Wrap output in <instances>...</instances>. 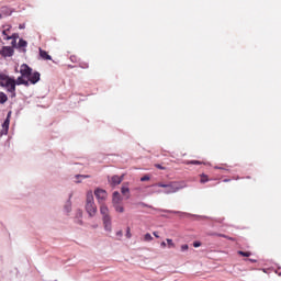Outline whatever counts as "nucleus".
I'll list each match as a JSON object with an SVG mask.
<instances>
[{
  "mask_svg": "<svg viewBox=\"0 0 281 281\" xmlns=\"http://www.w3.org/2000/svg\"><path fill=\"white\" fill-rule=\"evenodd\" d=\"M157 188H164V194H175L176 192H179V190H183V188H188V184H186L184 181H172L169 183L158 182L156 184Z\"/></svg>",
  "mask_w": 281,
  "mask_h": 281,
  "instance_id": "nucleus-1",
  "label": "nucleus"
},
{
  "mask_svg": "<svg viewBox=\"0 0 281 281\" xmlns=\"http://www.w3.org/2000/svg\"><path fill=\"white\" fill-rule=\"evenodd\" d=\"M0 87L7 89L10 93H14L16 91V80L5 74H0Z\"/></svg>",
  "mask_w": 281,
  "mask_h": 281,
  "instance_id": "nucleus-2",
  "label": "nucleus"
},
{
  "mask_svg": "<svg viewBox=\"0 0 281 281\" xmlns=\"http://www.w3.org/2000/svg\"><path fill=\"white\" fill-rule=\"evenodd\" d=\"M86 212L90 216V218H93V216H95V214H98V206L95 205V202L93 201V192L92 191H89L87 193Z\"/></svg>",
  "mask_w": 281,
  "mask_h": 281,
  "instance_id": "nucleus-3",
  "label": "nucleus"
},
{
  "mask_svg": "<svg viewBox=\"0 0 281 281\" xmlns=\"http://www.w3.org/2000/svg\"><path fill=\"white\" fill-rule=\"evenodd\" d=\"M108 181H109L110 186L115 188V186H120V183H122V181H124V176L115 175L112 177H108Z\"/></svg>",
  "mask_w": 281,
  "mask_h": 281,
  "instance_id": "nucleus-4",
  "label": "nucleus"
},
{
  "mask_svg": "<svg viewBox=\"0 0 281 281\" xmlns=\"http://www.w3.org/2000/svg\"><path fill=\"white\" fill-rule=\"evenodd\" d=\"M0 55H2L3 58H10L14 56V48H12V46H3L0 49Z\"/></svg>",
  "mask_w": 281,
  "mask_h": 281,
  "instance_id": "nucleus-5",
  "label": "nucleus"
},
{
  "mask_svg": "<svg viewBox=\"0 0 281 281\" xmlns=\"http://www.w3.org/2000/svg\"><path fill=\"white\" fill-rule=\"evenodd\" d=\"M10 115H12V112L8 113L7 119L2 124L1 135H8V131L10 130Z\"/></svg>",
  "mask_w": 281,
  "mask_h": 281,
  "instance_id": "nucleus-6",
  "label": "nucleus"
},
{
  "mask_svg": "<svg viewBox=\"0 0 281 281\" xmlns=\"http://www.w3.org/2000/svg\"><path fill=\"white\" fill-rule=\"evenodd\" d=\"M21 76H24L26 78H30L32 76V68L27 66L26 64H23L20 68Z\"/></svg>",
  "mask_w": 281,
  "mask_h": 281,
  "instance_id": "nucleus-7",
  "label": "nucleus"
},
{
  "mask_svg": "<svg viewBox=\"0 0 281 281\" xmlns=\"http://www.w3.org/2000/svg\"><path fill=\"white\" fill-rule=\"evenodd\" d=\"M94 195L98 199L99 203H102V201L106 200V191H104L103 189H97L94 191Z\"/></svg>",
  "mask_w": 281,
  "mask_h": 281,
  "instance_id": "nucleus-8",
  "label": "nucleus"
},
{
  "mask_svg": "<svg viewBox=\"0 0 281 281\" xmlns=\"http://www.w3.org/2000/svg\"><path fill=\"white\" fill-rule=\"evenodd\" d=\"M102 221H103V227H104L105 232H113L111 216L102 217Z\"/></svg>",
  "mask_w": 281,
  "mask_h": 281,
  "instance_id": "nucleus-9",
  "label": "nucleus"
},
{
  "mask_svg": "<svg viewBox=\"0 0 281 281\" xmlns=\"http://www.w3.org/2000/svg\"><path fill=\"white\" fill-rule=\"evenodd\" d=\"M29 82H31V85H36V82H38V80H41V72L35 71L34 74L31 72V76L27 78Z\"/></svg>",
  "mask_w": 281,
  "mask_h": 281,
  "instance_id": "nucleus-10",
  "label": "nucleus"
},
{
  "mask_svg": "<svg viewBox=\"0 0 281 281\" xmlns=\"http://www.w3.org/2000/svg\"><path fill=\"white\" fill-rule=\"evenodd\" d=\"M121 193L123 196H126V199H131V189L128 188V183H123L121 188Z\"/></svg>",
  "mask_w": 281,
  "mask_h": 281,
  "instance_id": "nucleus-11",
  "label": "nucleus"
},
{
  "mask_svg": "<svg viewBox=\"0 0 281 281\" xmlns=\"http://www.w3.org/2000/svg\"><path fill=\"white\" fill-rule=\"evenodd\" d=\"M71 196H74V195L70 194L69 199L67 200L66 204L64 205V212L67 216H69V214H71Z\"/></svg>",
  "mask_w": 281,
  "mask_h": 281,
  "instance_id": "nucleus-12",
  "label": "nucleus"
},
{
  "mask_svg": "<svg viewBox=\"0 0 281 281\" xmlns=\"http://www.w3.org/2000/svg\"><path fill=\"white\" fill-rule=\"evenodd\" d=\"M27 77L21 75L16 81H15V85H24V87H30V81L29 79H26Z\"/></svg>",
  "mask_w": 281,
  "mask_h": 281,
  "instance_id": "nucleus-13",
  "label": "nucleus"
},
{
  "mask_svg": "<svg viewBox=\"0 0 281 281\" xmlns=\"http://www.w3.org/2000/svg\"><path fill=\"white\" fill-rule=\"evenodd\" d=\"M75 223L77 225H83V222H82V210H77L76 211V214H75Z\"/></svg>",
  "mask_w": 281,
  "mask_h": 281,
  "instance_id": "nucleus-14",
  "label": "nucleus"
},
{
  "mask_svg": "<svg viewBox=\"0 0 281 281\" xmlns=\"http://www.w3.org/2000/svg\"><path fill=\"white\" fill-rule=\"evenodd\" d=\"M112 203L113 205L122 203V195L117 191L113 192Z\"/></svg>",
  "mask_w": 281,
  "mask_h": 281,
  "instance_id": "nucleus-15",
  "label": "nucleus"
},
{
  "mask_svg": "<svg viewBox=\"0 0 281 281\" xmlns=\"http://www.w3.org/2000/svg\"><path fill=\"white\" fill-rule=\"evenodd\" d=\"M100 213L102 215V218H106V216H111L109 215V206L104 204L100 206Z\"/></svg>",
  "mask_w": 281,
  "mask_h": 281,
  "instance_id": "nucleus-16",
  "label": "nucleus"
},
{
  "mask_svg": "<svg viewBox=\"0 0 281 281\" xmlns=\"http://www.w3.org/2000/svg\"><path fill=\"white\" fill-rule=\"evenodd\" d=\"M162 212H166L167 214H180V216H192L190 213H183L180 211L162 210Z\"/></svg>",
  "mask_w": 281,
  "mask_h": 281,
  "instance_id": "nucleus-17",
  "label": "nucleus"
},
{
  "mask_svg": "<svg viewBox=\"0 0 281 281\" xmlns=\"http://www.w3.org/2000/svg\"><path fill=\"white\" fill-rule=\"evenodd\" d=\"M40 56L44 60H52V56L49 54H47V52H45V50H43L41 48H40Z\"/></svg>",
  "mask_w": 281,
  "mask_h": 281,
  "instance_id": "nucleus-18",
  "label": "nucleus"
},
{
  "mask_svg": "<svg viewBox=\"0 0 281 281\" xmlns=\"http://www.w3.org/2000/svg\"><path fill=\"white\" fill-rule=\"evenodd\" d=\"M19 38V33H13L12 35H7L4 41H16Z\"/></svg>",
  "mask_w": 281,
  "mask_h": 281,
  "instance_id": "nucleus-19",
  "label": "nucleus"
},
{
  "mask_svg": "<svg viewBox=\"0 0 281 281\" xmlns=\"http://www.w3.org/2000/svg\"><path fill=\"white\" fill-rule=\"evenodd\" d=\"M18 47L21 49V48H25L27 47V41L21 38L18 43Z\"/></svg>",
  "mask_w": 281,
  "mask_h": 281,
  "instance_id": "nucleus-20",
  "label": "nucleus"
},
{
  "mask_svg": "<svg viewBox=\"0 0 281 281\" xmlns=\"http://www.w3.org/2000/svg\"><path fill=\"white\" fill-rule=\"evenodd\" d=\"M8 102V95L3 92H0V104H5Z\"/></svg>",
  "mask_w": 281,
  "mask_h": 281,
  "instance_id": "nucleus-21",
  "label": "nucleus"
},
{
  "mask_svg": "<svg viewBox=\"0 0 281 281\" xmlns=\"http://www.w3.org/2000/svg\"><path fill=\"white\" fill-rule=\"evenodd\" d=\"M113 207H114L115 212H120L121 214L124 212V206H122L120 204H113Z\"/></svg>",
  "mask_w": 281,
  "mask_h": 281,
  "instance_id": "nucleus-22",
  "label": "nucleus"
},
{
  "mask_svg": "<svg viewBox=\"0 0 281 281\" xmlns=\"http://www.w3.org/2000/svg\"><path fill=\"white\" fill-rule=\"evenodd\" d=\"M238 255H239V256H244L245 258H249V256H251V252L239 250V251H238Z\"/></svg>",
  "mask_w": 281,
  "mask_h": 281,
  "instance_id": "nucleus-23",
  "label": "nucleus"
},
{
  "mask_svg": "<svg viewBox=\"0 0 281 281\" xmlns=\"http://www.w3.org/2000/svg\"><path fill=\"white\" fill-rule=\"evenodd\" d=\"M187 164H191L192 166H201V164H203V162H201L199 160H190V161H187Z\"/></svg>",
  "mask_w": 281,
  "mask_h": 281,
  "instance_id": "nucleus-24",
  "label": "nucleus"
},
{
  "mask_svg": "<svg viewBox=\"0 0 281 281\" xmlns=\"http://www.w3.org/2000/svg\"><path fill=\"white\" fill-rule=\"evenodd\" d=\"M144 239H145L147 243H150V240H153V235H150L149 233H147V234H145Z\"/></svg>",
  "mask_w": 281,
  "mask_h": 281,
  "instance_id": "nucleus-25",
  "label": "nucleus"
},
{
  "mask_svg": "<svg viewBox=\"0 0 281 281\" xmlns=\"http://www.w3.org/2000/svg\"><path fill=\"white\" fill-rule=\"evenodd\" d=\"M217 236H220L221 238H227L228 240H234L233 237H229V236L224 235V234H217Z\"/></svg>",
  "mask_w": 281,
  "mask_h": 281,
  "instance_id": "nucleus-26",
  "label": "nucleus"
},
{
  "mask_svg": "<svg viewBox=\"0 0 281 281\" xmlns=\"http://www.w3.org/2000/svg\"><path fill=\"white\" fill-rule=\"evenodd\" d=\"M201 183H207V176L202 175V178L200 180Z\"/></svg>",
  "mask_w": 281,
  "mask_h": 281,
  "instance_id": "nucleus-27",
  "label": "nucleus"
},
{
  "mask_svg": "<svg viewBox=\"0 0 281 281\" xmlns=\"http://www.w3.org/2000/svg\"><path fill=\"white\" fill-rule=\"evenodd\" d=\"M167 243H168V248H172L175 247V243L172 241V239H167Z\"/></svg>",
  "mask_w": 281,
  "mask_h": 281,
  "instance_id": "nucleus-28",
  "label": "nucleus"
},
{
  "mask_svg": "<svg viewBox=\"0 0 281 281\" xmlns=\"http://www.w3.org/2000/svg\"><path fill=\"white\" fill-rule=\"evenodd\" d=\"M139 205H142V207H149L150 210H155V207H153L144 202H140Z\"/></svg>",
  "mask_w": 281,
  "mask_h": 281,
  "instance_id": "nucleus-29",
  "label": "nucleus"
},
{
  "mask_svg": "<svg viewBox=\"0 0 281 281\" xmlns=\"http://www.w3.org/2000/svg\"><path fill=\"white\" fill-rule=\"evenodd\" d=\"M140 181H150V176H144L140 178Z\"/></svg>",
  "mask_w": 281,
  "mask_h": 281,
  "instance_id": "nucleus-30",
  "label": "nucleus"
},
{
  "mask_svg": "<svg viewBox=\"0 0 281 281\" xmlns=\"http://www.w3.org/2000/svg\"><path fill=\"white\" fill-rule=\"evenodd\" d=\"M188 249H189L188 244H184L181 246V251H188Z\"/></svg>",
  "mask_w": 281,
  "mask_h": 281,
  "instance_id": "nucleus-31",
  "label": "nucleus"
},
{
  "mask_svg": "<svg viewBox=\"0 0 281 281\" xmlns=\"http://www.w3.org/2000/svg\"><path fill=\"white\" fill-rule=\"evenodd\" d=\"M193 247H195V248H196V247H201V241H194V243H193Z\"/></svg>",
  "mask_w": 281,
  "mask_h": 281,
  "instance_id": "nucleus-32",
  "label": "nucleus"
},
{
  "mask_svg": "<svg viewBox=\"0 0 281 281\" xmlns=\"http://www.w3.org/2000/svg\"><path fill=\"white\" fill-rule=\"evenodd\" d=\"M156 167L158 168V170H166V167H164L161 165H156Z\"/></svg>",
  "mask_w": 281,
  "mask_h": 281,
  "instance_id": "nucleus-33",
  "label": "nucleus"
},
{
  "mask_svg": "<svg viewBox=\"0 0 281 281\" xmlns=\"http://www.w3.org/2000/svg\"><path fill=\"white\" fill-rule=\"evenodd\" d=\"M131 228H127V232H126V238H131Z\"/></svg>",
  "mask_w": 281,
  "mask_h": 281,
  "instance_id": "nucleus-34",
  "label": "nucleus"
},
{
  "mask_svg": "<svg viewBox=\"0 0 281 281\" xmlns=\"http://www.w3.org/2000/svg\"><path fill=\"white\" fill-rule=\"evenodd\" d=\"M11 47L13 48V47H16V40H12V42H11Z\"/></svg>",
  "mask_w": 281,
  "mask_h": 281,
  "instance_id": "nucleus-35",
  "label": "nucleus"
},
{
  "mask_svg": "<svg viewBox=\"0 0 281 281\" xmlns=\"http://www.w3.org/2000/svg\"><path fill=\"white\" fill-rule=\"evenodd\" d=\"M87 177L89 176H80V175L76 176L77 179H87Z\"/></svg>",
  "mask_w": 281,
  "mask_h": 281,
  "instance_id": "nucleus-36",
  "label": "nucleus"
},
{
  "mask_svg": "<svg viewBox=\"0 0 281 281\" xmlns=\"http://www.w3.org/2000/svg\"><path fill=\"white\" fill-rule=\"evenodd\" d=\"M19 27L20 30H25V24H20Z\"/></svg>",
  "mask_w": 281,
  "mask_h": 281,
  "instance_id": "nucleus-37",
  "label": "nucleus"
},
{
  "mask_svg": "<svg viewBox=\"0 0 281 281\" xmlns=\"http://www.w3.org/2000/svg\"><path fill=\"white\" fill-rule=\"evenodd\" d=\"M2 34L5 36V38H8V31H3Z\"/></svg>",
  "mask_w": 281,
  "mask_h": 281,
  "instance_id": "nucleus-38",
  "label": "nucleus"
},
{
  "mask_svg": "<svg viewBox=\"0 0 281 281\" xmlns=\"http://www.w3.org/2000/svg\"><path fill=\"white\" fill-rule=\"evenodd\" d=\"M153 235H154L156 238H159V235L157 234V232H154Z\"/></svg>",
  "mask_w": 281,
  "mask_h": 281,
  "instance_id": "nucleus-39",
  "label": "nucleus"
},
{
  "mask_svg": "<svg viewBox=\"0 0 281 281\" xmlns=\"http://www.w3.org/2000/svg\"><path fill=\"white\" fill-rule=\"evenodd\" d=\"M116 236H122V231H119V232L116 233Z\"/></svg>",
  "mask_w": 281,
  "mask_h": 281,
  "instance_id": "nucleus-40",
  "label": "nucleus"
},
{
  "mask_svg": "<svg viewBox=\"0 0 281 281\" xmlns=\"http://www.w3.org/2000/svg\"><path fill=\"white\" fill-rule=\"evenodd\" d=\"M160 247H166V241H162V243L160 244Z\"/></svg>",
  "mask_w": 281,
  "mask_h": 281,
  "instance_id": "nucleus-41",
  "label": "nucleus"
},
{
  "mask_svg": "<svg viewBox=\"0 0 281 281\" xmlns=\"http://www.w3.org/2000/svg\"><path fill=\"white\" fill-rule=\"evenodd\" d=\"M250 262H256V260H254V259H250Z\"/></svg>",
  "mask_w": 281,
  "mask_h": 281,
  "instance_id": "nucleus-42",
  "label": "nucleus"
},
{
  "mask_svg": "<svg viewBox=\"0 0 281 281\" xmlns=\"http://www.w3.org/2000/svg\"><path fill=\"white\" fill-rule=\"evenodd\" d=\"M154 211H159V209H154Z\"/></svg>",
  "mask_w": 281,
  "mask_h": 281,
  "instance_id": "nucleus-43",
  "label": "nucleus"
},
{
  "mask_svg": "<svg viewBox=\"0 0 281 281\" xmlns=\"http://www.w3.org/2000/svg\"><path fill=\"white\" fill-rule=\"evenodd\" d=\"M77 183H80V180H77Z\"/></svg>",
  "mask_w": 281,
  "mask_h": 281,
  "instance_id": "nucleus-44",
  "label": "nucleus"
},
{
  "mask_svg": "<svg viewBox=\"0 0 281 281\" xmlns=\"http://www.w3.org/2000/svg\"><path fill=\"white\" fill-rule=\"evenodd\" d=\"M22 52H25V48H23Z\"/></svg>",
  "mask_w": 281,
  "mask_h": 281,
  "instance_id": "nucleus-45",
  "label": "nucleus"
},
{
  "mask_svg": "<svg viewBox=\"0 0 281 281\" xmlns=\"http://www.w3.org/2000/svg\"><path fill=\"white\" fill-rule=\"evenodd\" d=\"M225 182L229 181V180H224Z\"/></svg>",
  "mask_w": 281,
  "mask_h": 281,
  "instance_id": "nucleus-46",
  "label": "nucleus"
}]
</instances>
